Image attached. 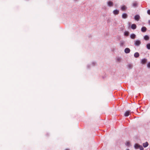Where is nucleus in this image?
Masks as SVG:
<instances>
[{
	"mask_svg": "<svg viewBox=\"0 0 150 150\" xmlns=\"http://www.w3.org/2000/svg\"><path fill=\"white\" fill-rule=\"evenodd\" d=\"M141 44V42L140 40H137L134 41V44L136 46H139Z\"/></svg>",
	"mask_w": 150,
	"mask_h": 150,
	"instance_id": "obj_1",
	"label": "nucleus"
},
{
	"mask_svg": "<svg viewBox=\"0 0 150 150\" xmlns=\"http://www.w3.org/2000/svg\"><path fill=\"white\" fill-rule=\"evenodd\" d=\"M107 5L109 7H112L113 5V3L111 1H109L107 2Z\"/></svg>",
	"mask_w": 150,
	"mask_h": 150,
	"instance_id": "obj_2",
	"label": "nucleus"
},
{
	"mask_svg": "<svg viewBox=\"0 0 150 150\" xmlns=\"http://www.w3.org/2000/svg\"><path fill=\"white\" fill-rule=\"evenodd\" d=\"M147 61V59L144 58L141 60V62L143 64H145L146 62Z\"/></svg>",
	"mask_w": 150,
	"mask_h": 150,
	"instance_id": "obj_3",
	"label": "nucleus"
},
{
	"mask_svg": "<svg viewBox=\"0 0 150 150\" xmlns=\"http://www.w3.org/2000/svg\"><path fill=\"white\" fill-rule=\"evenodd\" d=\"M149 143L148 142H146L143 143L142 144L144 148H146L149 145Z\"/></svg>",
	"mask_w": 150,
	"mask_h": 150,
	"instance_id": "obj_4",
	"label": "nucleus"
},
{
	"mask_svg": "<svg viewBox=\"0 0 150 150\" xmlns=\"http://www.w3.org/2000/svg\"><path fill=\"white\" fill-rule=\"evenodd\" d=\"M128 17L127 14L125 13H124L122 15V18L125 19L127 18Z\"/></svg>",
	"mask_w": 150,
	"mask_h": 150,
	"instance_id": "obj_5",
	"label": "nucleus"
},
{
	"mask_svg": "<svg viewBox=\"0 0 150 150\" xmlns=\"http://www.w3.org/2000/svg\"><path fill=\"white\" fill-rule=\"evenodd\" d=\"M130 52V50L128 48H126L125 49V52L127 54L129 53Z\"/></svg>",
	"mask_w": 150,
	"mask_h": 150,
	"instance_id": "obj_6",
	"label": "nucleus"
},
{
	"mask_svg": "<svg viewBox=\"0 0 150 150\" xmlns=\"http://www.w3.org/2000/svg\"><path fill=\"white\" fill-rule=\"evenodd\" d=\"M130 111H127L124 114V116L125 117H128L129 115Z\"/></svg>",
	"mask_w": 150,
	"mask_h": 150,
	"instance_id": "obj_7",
	"label": "nucleus"
},
{
	"mask_svg": "<svg viewBox=\"0 0 150 150\" xmlns=\"http://www.w3.org/2000/svg\"><path fill=\"white\" fill-rule=\"evenodd\" d=\"M140 18L139 16L138 15H136L134 16L135 19L137 21H138L140 19Z\"/></svg>",
	"mask_w": 150,
	"mask_h": 150,
	"instance_id": "obj_8",
	"label": "nucleus"
},
{
	"mask_svg": "<svg viewBox=\"0 0 150 150\" xmlns=\"http://www.w3.org/2000/svg\"><path fill=\"white\" fill-rule=\"evenodd\" d=\"M131 28L133 30L136 29L137 28L136 25L135 24H133L131 25Z\"/></svg>",
	"mask_w": 150,
	"mask_h": 150,
	"instance_id": "obj_9",
	"label": "nucleus"
},
{
	"mask_svg": "<svg viewBox=\"0 0 150 150\" xmlns=\"http://www.w3.org/2000/svg\"><path fill=\"white\" fill-rule=\"evenodd\" d=\"M119 11L117 10H115L113 11V13L115 15H117L119 13Z\"/></svg>",
	"mask_w": 150,
	"mask_h": 150,
	"instance_id": "obj_10",
	"label": "nucleus"
},
{
	"mask_svg": "<svg viewBox=\"0 0 150 150\" xmlns=\"http://www.w3.org/2000/svg\"><path fill=\"white\" fill-rule=\"evenodd\" d=\"M127 8L126 6L125 5L122 6L121 7V10L122 11H125Z\"/></svg>",
	"mask_w": 150,
	"mask_h": 150,
	"instance_id": "obj_11",
	"label": "nucleus"
},
{
	"mask_svg": "<svg viewBox=\"0 0 150 150\" xmlns=\"http://www.w3.org/2000/svg\"><path fill=\"white\" fill-rule=\"evenodd\" d=\"M146 28L145 27H143L141 28V31L143 32H145L146 30Z\"/></svg>",
	"mask_w": 150,
	"mask_h": 150,
	"instance_id": "obj_12",
	"label": "nucleus"
},
{
	"mask_svg": "<svg viewBox=\"0 0 150 150\" xmlns=\"http://www.w3.org/2000/svg\"><path fill=\"white\" fill-rule=\"evenodd\" d=\"M131 38L134 39L136 38V35L134 34H131L130 35Z\"/></svg>",
	"mask_w": 150,
	"mask_h": 150,
	"instance_id": "obj_13",
	"label": "nucleus"
},
{
	"mask_svg": "<svg viewBox=\"0 0 150 150\" xmlns=\"http://www.w3.org/2000/svg\"><path fill=\"white\" fill-rule=\"evenodd\" d=\"M139 54L138 52L135 53L134 54V56L135 58H137L139 56Z\"/></svg>",
	"mask_w": 150,
	"mask_h": 150,
	"instance_id": "obj_14",
	"label": "nucleus"
},
{
	"mask_svg": "<svg viewBox=\"0 0 150 150\" xmlns=\"http://www.w3.org/2000/svg\"><path fill=\"white\" fill-rule=\"evenodd\" d=\"M140 145H139L137 144H136L134 146V148L135 149H137L139 148Z\"/></svg>",
	"mask_w": 150,
	"mask_h": 150,
	"instance_id": "obj_15",
	"label": "nucleus"
},
{
	"mask_svg": "<svg viewBox=\"0 0 150 150\" xmlns=\"http://www.w3.org/2000/svg\"><path fill=\"white\" fill-rule=\"evenodd\" d=\"M144 39L146 40H148L149 39V37L147 35H145L144 37Z\"/></svg>",
	"mask_w": 150,
	"mask_h": 150,
	"instance_id": "obj_16",
	"label": "nucleus"
},
{
	"mask_svg": "<svg viewBox=\"0 0 150 150\" xmlns=\"http://www.w3.org/2000/svg\"><path fill=\"white\" fill-rule=\"evenodd\" d=\"M125 145L126 146H130V143L129 142H127L126 144Z\"/></svg>",
	"mask_w": 150,
	"mask_h": 150,
	"instance_id": "obj_17",
	"label": "nucleus"
},
{
	"mask_svg": "<svg viewBox=\"0 0 150 150\" xmlns=\"http://www.w3.org/2000/svg\"><path fill=\"white\" fill-rule=\"evenodd\" d=\"M124 42L122 41H120V46L123 47L124 45Z\"/></svg>",
	"mask_w": 150,
	"mask_h": 150,
	"instance_id": "obj_18",
	"label": "nucleus"
},
{
	"mask_svg": "<svg viewBox=\"0 0 150 150\" xmlns=\"http://www.w3.org/2000/svg\"><path fill=\"white\" fill-rule=\"evenodd\" d=\"M129 34V33L127 31H126L124 33V35L126 36H128Z\"/></svg>",
	"mask_w": 150,
	"mask_h": 150,
	"instance_id": "obj_19",
	"label": "nucleus"
},
{
	"mask_svg": "<svg viewBox=\"0 0 150 150\" xmlns=\"http://www.w3.org/2000/svg\"><path fill=\"white\" fill-rule=\"evenodd\" d=\"M147 48L148 50H150V43H148L146 45Z\"/></svg>",
	"mask_w": 150,
	"mask_h": 150,
	"instance_id": "obj_20",
	"label": "nucleus"
},
{
	"mask_svg": "<svg viewBox=\"0 0 150 150\" xmlns=\"http://www.w3.org/2000/svg\"><path fill=\"white\" fill-rule=\"evenodd\" d=\"M117 61L118 62H120L121 60V57H117Z\"/></svg>",
	"mask_w": 150,
	"mask_h": 150,
	"instance_id": "obj_21",
	"label": "nucleus"
},
{
	"mask_svg": "<svg viewBox=\"0 0 150 150\" xmlns=\"http://www.w3.org/2000/svg\"><path fill=\"white\" fill-rule=\"evenodd\" d=\"M140 150H144V148L143 147V146H142L140 145V146L139 148Z\"/></svg>",
	"mask_w": 150,
	"mask_h": 150,
	"instance_id": "obj_22",
	"label": "nucleus"
},
{
	"mask_svg": "<svg viewBox=\"0 0 150 150\" xmlns=\"http://www.w3.org/2000/svg\"><path fill=\"white\" fill-rule=\"evenodd\" d=\"M137 2H134L133 4V6L134 7H136L137 6Z\"/></svg>",
	"mask_w": 150,
	"mask_h": 150,
	"instance_id": "obj_23",
	"label": "nucleus"
},
{
	"mask_svg": "<svg viewBox=\"0 0 150 150\" xmlns=\"http://www.w3.org/2000/svg\"><path fill=\"white\" fill-rule=\"evenodd\" d=\"M147 13L148 14L150 15V10H148L147 11Z\"/></svg>",
	"mask_w": 150,
	"mask_h": 150,
	"instance_id": "obj_24",
	"label": "nucleus"
},
{
	"mask_svg": "<svg viewBox=\"0 0 150 150\" xmlns=\"http://www.w3.org/2000/svg\"><path fill=\"white\" fill-rule=\"evenodd\" d=\"M93 65H95L96 64V63L95 62H93Z\"/></svg>",
	"mask_w": 150,
	"mask_h": 150,
	"instance_id": "obj_25",
	"label": "nucleus"
},
{
	"mask_svg": "<svg viewBox=\"0 0 150 150\" xmlns=\"http://www.w3.org/2000/svg\"><path fill=\"white\" fill-rule=\"evenodd\" d=\"M147 66H150V62H149L148 63Z\"/></svg>",
	"mask_w": 150,
	"mask_h": 150,
	"instance_id": "obj_26",
	"label": "nucleus"
},
{
	"mask_svg": "<svg viewBox=\"0 0 150 150\" xmlns=\"http://www.w3.org/2000/svg\"><path fill=\"white\" fill-rule=\"evenodd\" d=\"M129 69H131L132 68V66H129Z\"/></svg>",
	"mask_w": 150,
	"mask_h": 150,
	"instance_id": "obj_27",
	"label": "nucleus"
},
{
	"mask_svg": "<svg viewBox=\"0 0 150 150\" xmlns=\"http://www.w3.org/2000/svg\"><path fill=\"white\" fill-rule=\"evenodd\" d=\"M149 68H150V66H147Z\"/></svg>",
	"mask_w": 150,
	"mask_h": 150,
	"instance_id": "obj_28",
	"label": "nucleus"
},
{
	"mask_svg": "<svg viewBox=\"0 0 150 150\" xmlns=\"http://www.w3.org/2000/svg\"><path fill=\"white\" fill-rule=\"evenodd\" d=\"M65 150H69L68 149H66Z\"/></svg>",
	"mask_w": 150,
	"mask_h": 150,
	"instance_id": "obj_29",
	"label": "nucleus"
},
{
	"mask_svg": "<svg viewBox=\"0 0 150 150\" xmlns=\"http://www.w3.org/2000/svg\"><path fill=\"white\" fill-rule=\"evenodd\" d=\"M126 150H129V149H127Z\"/></svg>",
	"mask_w": 150,
	"mask_h": 150,
	"instance_id": "obj_30",
	"label": "nucleus"
},
{
	"mask_svg": "<svg viewBox=\"0 0 150 150\" xmlns=\"http://www.w3.org/2000/svg\"><path fill=\"white\" fill-rule=\"evenodd\" d=\"M77 0H74L75 1H76Z\"/></svg>",
	"mask_w": 150,
	"mask_h": 150,
	"instance_id": "obj_31",
	"label": "nucleus"
}]
</instances>
